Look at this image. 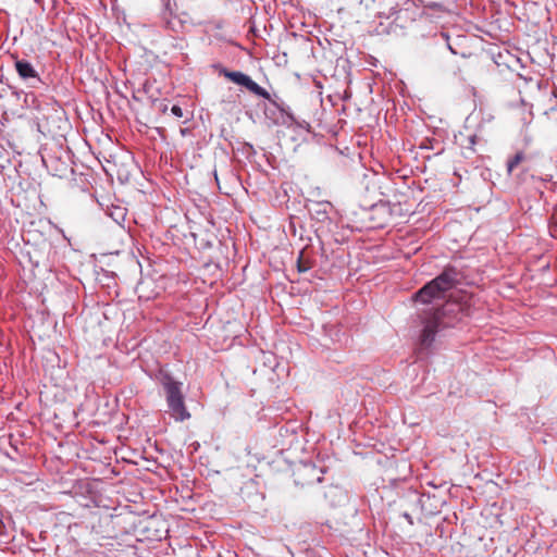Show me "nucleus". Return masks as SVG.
Masks as SVG:
<instances>
[{"label":"nucleus","instance_id":"1","mask_svg":"<svg viewBox=\"0 0 557 557\" xmlns=\"http://www.w3.org/2000/svg\"><path fill=\"white\" fill-rule=\"evenodd\" d=\"M458 282V273L454 269H446L437 277L424 285L416 293V300L422 304H430L445 298L446 292L451 289Z\"/></svg>","mask_w":557,"mask_h":557},{"label":"nucleus","instance_id":"2","mask_svg":"<svg viewBox=\"0 0 557 557\" xmlns=\"http://www.w3.org/2000/svg\"><path fill=\"white\" fill-rule=\"evenodd\" d=\"M161 384L165 392V399L170 414L175 421L183 422L190 418V413L185 407L184 395L182 392L183 383L174 380L171 375H163Z\"/></svg>","mask_w":557,"mask_h":557},{"label":"nucleus","instance_id":"3","mask_svg":"<svg viewBox=\"0 0 557 557\" xmlns=\"http://www.w3.org/2000/svg\"><path fill=\"white\" fill-rule=\"evenodd\" d=\"M226 78L232 81L233 83L245 87L250 92L269 100L270 94L263 87L259 86L251 77L239 71H228L226 69H222L220 72Z\"/></svg>","mask_w":557,"mask_h":557},{"label":"nucleus","instance_id":"4","mask_svg":"<svg viewBox=\"0 0 557 557\" xmlns=\"http://www.w3.org/2000/svg\"><path fill=\"white\" fill-rule=\"evenodd\" d=\"M423 329L421 331L419 341L422 348H430L435 341L436 333L440 325L438 310L425 317L422 321Z\"/></svg>","mask_w":557,"mask_h":557},{"label":"nucleus","instance_id":"5","mask_svg":"<svg viewBox=\"0 0 557 557\" xmlns=\"http://www.w3.org/2000/svg\"><path fill=\"white\" fill-rule=\"evenodd\" d=\"M331 208L332 205L329 201H310L308 205L310 215L319 222H325L329 219Z\"/></svg>","mask_w":557,"mask_h":557},{"label":"nucleus","instance_id":"6","mask_svg":"<svg viewBox=\"0 0 557 557\" xmlns=\"http://www.w3.org/2000/svg\"><path fill=\"white\" fill-rule=\"evenodd\" d=\"M15 69L22 78H24V79L35 78V79L39 81V77H38L35 69L28 61L17 60L15 62Z\"/></svg>","mask_w":557,"mask_h":557},{"label":"nucleus","instance_id":"7","mask_svg":"<svg viewBox=\"0 0 557 557\" xmlns=\"http://www.w3.org/2000/svg\"><path fill=\"white\" fill-rule=\"evenodd\" d=\"M524 159V154L522 152H517L511 159L507 162V172L511 174L516 166Z\"/></svg>","mask_w":557,"mask_h":557},{"label":"nucleus","instance_id":"8","mask_svg":"<svg viewBox=\"0 0 557 557\" xmlns=\"http://www.w3.org/2000/svg\"><path fill=\"white\" fill-rule=\"evenodd\" d=\"M171 112L176 117H183V115H184L183 109L180 106H176V104L171 108Z\"/></svg>","mask_w":557,"mask_h":557},{"label":"nucleus","instance_id":"9","mask_svg":"<svg viewBox=\"0 0 557 557\" xmlns=\"http://www.w3.org/2000/svg\"><path fill=\"white\" fill-rule=\"evenodd\" d=\"M83 182V174H76L74 170H72V182Z\"/></svg>","mask_w":557,"mask_h":557},{"label":"nucleus","instance_id":"10","mask_svg":"<svg viewBox=\"0 0 557 557\" xmlns=\"http://www.w3.org/2000/svg\"><path fill=\"white\" fill-rule=\"evenodd\" d=\"M406 519H408V521L412 524V520H411V517L408 515V513H405L404 515Z\"/></svg>","mask_w":557,"mask_h":557},{"label":"nucleus","instance_id":"11","mask_svg":"<svg viewBox=\"0 0 557 557\" xmlns=\"http://www.w3.org/2000/svg\"><path fill=\"white\" fill-rule=\"evenodd\" d=\"M307 470L314 471V467H305Z\"/></svg>","mask_w":557,"mask_h":557},{"label":"nucleus","instance_id":"12","mask_svg":"<svg viewBox=\"0 0 557 557\" xmlns=\"http://www.w3.org/2000/svg\"><path fill=\"white\" fill-rule=\"evenodd\" d=\"M181 133H182L183 135H185V134H186V129H181Z\"/></svg>","mask_w":557,"mask_h":557}]
</instances>
